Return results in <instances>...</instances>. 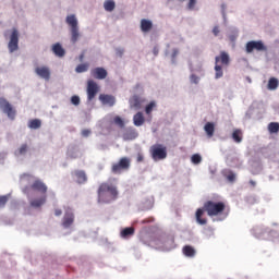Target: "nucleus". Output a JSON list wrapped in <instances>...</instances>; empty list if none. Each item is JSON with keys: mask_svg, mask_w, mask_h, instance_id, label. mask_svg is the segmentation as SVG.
I'll return each instance as SVG.
<instances>
[{"mask_svg": "<svg viewBox=\"0 0 279 279\" xmlns=\"http://www.w3.org/2000/svg\"><path fill=\"white\" fill-rule=\"evenodd\" d=\"M250 184H251V186H253V187H254V186H256V181L251 180V181H250Z\"/></svg>", "mask_w": 279, "mask_h": 279, "instance_id": "09e8293b", "label": "nucleus"}, {"mask_svg": "<svg viewBox=\"0 0 279 279\" xmlns=\"http://www.w3.org/2000/svg\"><path fill=\"white\" fill-rule=\"evenodd\" d=\"M192 84H199V77L195 74H192L190 77Z\"/></svg>", "mask_w": 279, "mask_h": 279, "instance_id": "58836bf2", "label": "nucleus"}, {"mask_svg": "<svg viewBox=\"0 0 279 279\" xmlns=\"http://www.w3.org/2000/svg\"><path fill=\"white\" fill-rule=\"evenodd\" d=\"M268 88H269V90H276V88H278V78L271 77L268 81Z\"/></svg>", "mask_w": 279, "mask_h": 279, "instance_id": "7c9ffc66", "label": "nucleus"}, {"mask_svg": "<svg viewBox=\"0 0 279 279\" xmlns=\"http://www.w3.org/2000/svg\"><path fill=\"white\" fill-rule=\"evenodd\" d=\"M88 63L78 64L75 69L76 73H86L88 71Z\"/></svg>", "mask_w": 279, "mask_h": 279, "instance_id": "2f4dec72", "label": "nucleus"}, {"mask_svg": "<svg viewBox=\"0 0 279 279\" xmlns=\"http://www.w3.org/2000/svg\"><path fill=\"white\" fill-rule=\"evenodd\" d=\"M80 60H81V62H82V60H84V53H82V54L80 56Z\"/></svg>", "mask_w": 279, "mask_h": 279, "instance_id": "8fccbe9b", "label": "nucleus"}, {"mask_svg": "<svg viewBox=\"0 0 279 279\" xmlns=\"http://www.w3.org/2000/svg\"><path fill=\"white\" fill-rule=\"evenodd\" d=\"M196 3H197V0H190L187 4L189 10H193Z\"/></svg>", "mask_w": 279, "mask_h": 279, "instance_id": "79ce46f5", "label": "nucleus"}, {"mask_svg": "<svg viewBox=\"0 0 279 279\" xmlns=\"http://www.w3.org/2000/svg\"><path fill=\"white\" fill-rule=\"evenodd\" d=\"M122 54H123V52L121 51V52H120V56H122Z\"/></svg>", "mask_w": 279, "mask_h": 279, "instance_id": "3c124183", "label": "nucleus"}, {"mask_svg": "<svg viewBox=\"0 0 279 279\" xmlns=\"http://www.w3.org/2000/svg\"><path fill=\"white\" fill-rule=\"evenodd\" d=\"M204 213H207L208 217H221V215L226 213V203L214 201L205 202L203 208H198L195 214L196 223L199 226H206V223H208L206 218H202L204 217Z\"/></svg>", "mask_w": 279, "mask_h": 279, "instance_id": "f257e3e1", "label": "nucleus"}, {"mask_svg": "<svg viewBox=\"0 0 279 279\" xmlns=\"http://www.w3.org/2000/svg\"><path fill=\"white\" fill-rule=\"evenodd\" d=\"M65 23L70 27L71 43H77L80 40V22H77L75 14L68 15Z\"/></svg>", "mask_w": 279, "mask_h": 279, "instance_id": "20e7f679", "label": "nucleus"}, {"mask_svg": "<svg viewBox=\"0 0 279 279\" xmlns=\"http://www.w3.org/2000/svg\"><path fill=\"white\" fill-rule=\"evenodd\" d=\"M130 108H133L134 110H141L143 106V100L138 96H133L130 101Z\"/></svg>", "mask_w": 279, "mask_h": 279, "instance_id": "6ab92c4d", "label": "nucleus"}, {"mask_svg": "<svg viewBox=\"0 0 279 279\" xmlns=\"http://www.w3.org/2000/svg\"><path fill=\"white\" fill-rule=\"evenodd\" d=\"M133 123H134V125H136V128H141V125H143V123H145V117L143 116V112H137L133 117Z\"/></svg>", "mask_w": 279, "mask_h": 279, "instance_id": "412c9836", "label": "nucleus"}, {"mask_svg": "<svg viewBox=\"0 0 279 279\" xmlns=\"http://www.w3.org/2000/svg\"><path fill=\"white\" fill-rule=\"evenodd\" d=\"M153 27H154V23L150 20H146V19L141 20V31L144 34L151 32Z\"/></svg>", "mask_w": 279, "mask_h": 279, "instance_id": "f3484780", "label": "nucleus"}, {"mask_svg": "<svg viewBox=\"0 0 279 279\" xmlns=\"http://www.w3.org/2000/svg\"><path fill=\"white\" fill-rule=\"evenodd\" d=\"M155 219L154 217H148L144 220L141 221L142 225H145V223H154Z\"/></svg>", "mask_w": 279, "mask_h": 279, "instance_id": "a19ab883", "label": "nucleus"}, {"mask_svg": "<svg viewBox=\"0 0 279 279\" xmlns=\"http://www.w3.org/2000/svg\"><path fill=\"white\" fill-rule=\"evenodd\" d=\"M47 202V195L41 196L40 198H36L31 202V206L33 208H40Z\"/></svg>", "mask_w": 279, "mask_h": 279, "instance_id": "393cba45", "label": "nucleus"}, {"mask_svg": "<svg viewBox=\"0 0 279 279\" xmlns=\"http://www.w3.org/2000/svg\"><path fill=\"white\" fill-rule=\"evenodd\" d=\"M268 131L270 132V134H278L279 133V123L270 122L268 124Z\"/></svg>", "mask_w": 279, "mask_h": 279, "instance_id": "c756f323", "label": "nucleus"}, {"mask_svg": "<svg viewBox=\"0 0 279 279\" xmlns=\"http://www.w3.org/2000/svg\"><path fill=\"white\" fill-rule=\"evenodd\" d=\"M33 191H38L39 193H47V185L40 181V180H35L34 183L32 184Z\"/></svg>", "mask_w": 279, "mask_h": 279, "instance_id": "dca6fc26", "label": "nucleus"}, {"mask_svg": "<svg viewBox=\"0 0 279 279\" xmlns=\"http://www.w3.org/2000/svg\"><path fill=\"white\" fill-rule=\"evenodd\" d=\"M219 26H215L214 28H213V34H214V36H219Z\"/></svg>", "mask_w": 279, "mask_h": 279, "instance_id": "37998d69", "label": "nucleus"}, {"mask_svg": "<svg viewBox=\"0 0 279 279\" xmlns=\"http://www.w3.org/2000/svg\"><path fill=\"white\" fill-rule=\"evenodd\" d=\"M116 7H117V4L113 2V0H107L104 3V8H105L106 12H112Z\"/></svg>", "mask_w": 279, "mask_h": 279, "instance_id": "c85d7f7f", "label": "nucleus"}, {"mask_svg": "<svg viewBox=\"0 0 279 279\" xmlns=\"http://www.w3.org/2000/svg\"><path fill=\"white\" fill-rule=\"evenodd\" d=\"M132 165V160L128 157H122L119 162L113 163L111 167L112 173H121L122 171H128L130 166Z\"/></svg>", "mask_w": 279, "mask_h": 279, "instance_id": "423d86ee", "label": "nucleus"}, {"mask_svg": "<svg viewBox=\"0 0 279 279\" xmlns=\"http://www.w3.org/2000/svg\"><path fill=\"white\" fill-rule=\"evenodd\" d=\"M191 160H192L193 165H199V162H202V156L199 154H194L191 157Z\"/></svg>", "mask_w": 279, "mask_h": 279, "instance_id": "c9c22d12", "label": "nucleus"}, {"mask_svg": "<svg viewBox=\"0 0 279 279\" xmlns=\"http://www.w3.org/2000/svg\"><path fill=\"white\" fill-rule=\"evenodd\" d=\"M134 232H135L134 227H128L121 231V236L122 239H130V236H134Z\"/></svg>", "mask_w": 279, "mask_h": 279, "instance_id": "a878e982", "label": "nucleus"}, {"mask_svg": "<svg viewBox=\"0 0 279 279\" xmlns=\"http://www.w3.org/2000/svg\"><path fill=\"white\" fill-rule=\"evenodd\" d=\"M0 110H2V112H4L9 119L14 121V118L16 117V110H14L12 105L5 98H0Z\"/></svg>", "mask_w": 279, "mask_h": 279, "instance_id": "6e6552de", "label": "nucleus"}, {"mask_svg": "<svg viewBox=\"0 0 279 279\" xmlns=\"http://www.w3.org/2000/svg\"><path fill=\"white\" fill-rule=\"evenodd\" d=\"M89 135H90V130L85 129L82 131V136H89Z\"/></svg>", "mask_w": 279, "mask_h": 279, "instance_id": "a18cd8bd", "label": "nucleus"}, {"mask_svg": "<svg viewBox=\"0 0 279 279\" xmlns=\"http://www.w3.org/2000/svg\"><path fill=\"white\" fill-rule=\"evenodd\" d=\"M99 101L102 104V106L112 107V106H114V104H117V98H114V96H112V95L100 94Z\"/></svg>", "mask_w": 279, "mask_h": 279, "instance_id": "4468645a", "label": "nucleus"}, {"mask_svg": "<svg viewBox=\"0 0 279 279\" xmlns=\"http://www.w3.org/2000/svg\"><path fill=\"white\" fill-rule=\"evenodd\" d=\"M73 221H75V215L73 214L72 209H66L64 217H63V221H62V226L63 228H71V226H73Z\"/></svg>", "mask_w": 279, "mask_h": 279, "instance_id": "f8f14e48", "label": "nucleus"}, {"mask_svg": "<svg viewBox=\"0 0 279 279\" xmlns=\"http://www.w3.org/2000/svg\"><path fill=\"white\" fill-rule=\"evenodd\" d=\"M204 130L209 138H213V136H215V123L207 122L204 126Z\"/></svg>", "mask_w": 279, "mask_h": 279, "instance_id": "4be33fe9", "label": "nucleus"}, {"mask_svg": "<svg viewBox=\"0 0 279 279\" xmlns=\"http://www.w3.org/2000/svg\"><path fill=\"white\" fill-rule=\"evenodd\" d=\"M19 29L13 28L10 35V40L8 44V49L10 53H14V51H19Z\"/></svg>", "mask_w": 279, "mask_h": 279, "instance_id": "1a4fd4ad", "label": "nucleus"}, {"mask_svg": "<svg viewBox=\"0 0 279 279\" xmlns=\"http://www.w3.org/2000/svg\"><path fill=\"white\" fill-rule=\"evenodd\" d=\"M9 199H10V196L8 195L0 196V208H4Z\"/></svg>", "mask_w": 279, "mask_h": 279, "instance_id": "e433bc0d", "label": "nucleus"}, {"mask_svg": "<svg viewBox=\"0 0 279 279\" xmlns=\"http://www.w3.org/2000/svg\"><path fill=\"white\" fill-rule=\"evenodd\" d=\"M140 240L144 245H149V243H151V240H149L148 233H142Z\"/></svg>", "mask_w": 279, "mask_h": 279, "instance_id": "473e14b6", "label": "nucleus"}, {"mask_svg": "<svg viewBox=\"0 0 279 279\" xmlns=\"http://www.w3.org/2000/svg\"><path fill=\"white\" fill-rule=\"evenodd\" d=\"M56 217H60L62 215V209H54Z\"/></svg>", "mask_w": 279, "mask_h": 279, "instance_id": "de8ad7c7", "label": "nucleus"}, {"mask_svg": "<svg viewBox=\"0 0 279 279\" xmlns=\"http://www.w3.org/2000/svg\"><path fill=\"white\" fill-rule=\"evenodd\" d=\"M137 162H143V160H145V157L143 156V154H137V158H136Z\"/></svg>", "mask_w": 279, "mask_h": 279, "instance_id": "c03bdc74", "label": "nucleus"}, {"mask_svg": "<svg viewBox=\"0 0 279 279\" xmlns=\"http://www.w3.org/2000/svg\"><path fill=\"white\" fill-rule=\"evenodd\" d=\"M182 252L184 256H187V258H193L196 254L195 248L191 245L183 246Z\"/></svg>", "mask_w": 279, "mask_h": 279, "instance_id": "5701e85b", "label": "nucleus"}, {"mask_svg": "<svg viewBox=\"0 0 279 279\" xmlns=\"http://www.w3.org/2000/svg\"><path fill=\"white\" fill-rule=\"evenodd\" d=\"M154 108H156V102L151 101L149 102L146 108H145V112L146 114H151Z\"/></svg>", "mask_w": 279, "mask_h": 279, "instance_id": "f704fd0d", "label": "nucleus"}, {"mask_svg": "<svg viewBox=\"0 0 279 279\" xmlns=\"http://www.w3.org/2000/svg\"><path fill=\"white\" fill-rule=\"evenodd\" d=\"M149 151L155 162H158V160H165V158H167V146L162 144L153 145Z\"/></svg>", "mask_w": 279, "mask_h": 279, "instance_id": "39448f33", "label": "nucleus"}, {"mask_svg": "<svg viewBox=\"0 0 279 279\" xmlns=\"http://www.w3.org/2000/svg\"><path fill=\"white\" fill-rule=\"evenodd\" d=\"M230 66V54L226 51H221L220 56L215 58V77L216 80H220L223 77V69Z\"/></svg>", "mask_w": 279, "mask_h": 279, "instance_id": "7ed1b4c3", "label": "nucleus"}, {"mask_svg": "<svg viewBox=\"0 0 279 279\" xmlns=\"http://www.w3.org/2000/svg\"><path fill=\"white\" fill-rule=\"evenodd\" d=\"M227 180L229 182H234V180H236V175L234 174V172H230L228 175H227Z\"/></svg>", "mask_w": 279, "mask_h": 279, "instance_id": "ea45409f", "label": "nucleus"}, {"mask_svg": "<svg viewBox=\"0 0 279 279\" xmlns=\"http://www.w3.org/2000/svg\"><path fill=\"white\" fill-rule=\"evenodd\" d=\"M52 53H54L57 58H64L66 51L64 50V48H62V45H60V43H57L52 45Z\"/></svg>", "mask_w": 279, "mask_h": 279, "instance_id": "a211bd4d", "label": "nucleus"}, {"mask_svg": "<svg viewBox=\"0 0 279 279\" xmlns=\"http://www.w3.org/2000/svg\"><path fill=\"white\" fill-rule=\"evenodd\" d=\"M71 104H73V106H80V96H72Z\"/></svg>", "mask_w": 279, "mask_h": 279, "instance_id": "4c0bfd02", "label": "nucleus"}, {"mask_svg": "<svg viewBox=\"0 0 279 279\" xmlns=\"http://www.w3.org/2000/svg\"><path fill=\"white\" fill-rule=\"evenodd\" d=\"M74 175L78 184H86V182H88V178L86 177V172L84 170H75Z\"/></svg>", "mask_w": 279, "mask_h": 279, "instance_id": "aec40b11", "label": "nucleus"}, {"mask_svg": "<svg viewBox=\"0 0 279 279\" xmlns=\"http://www.w3.org/2000/svg\"><path fill=\"white\" fill-rule=\"evenodd\" d=\"M86 93H87V101H93V99L97 97V93H99V85L97 84V82L93 80L87 81Z\"/></svg>", "mask_w": 279, "mask_h": 279, "instance_id": "9d476101", "label": "nucleus"}, {"mask_svg": "<svg viewBox=\"0 0 279 279\" xmlns=\"http://www.w3.org/2000/svg\"><path fill=\"white\" fill-rule=\"evenodd\" d=\"M40 125H43V122L38 119H33L28 122V128L31 130H38L40 129Z\"/></svg>", "mask_w": 279, "mask_h": 279, "instance_id": "cd10ccee", "label": "nucleus"}, {"mask_svg": "<svg viewBox=\"0 0 279 279\" xmlns=\"http://www.w3.org/2000/svg\"><path fill=\"white\" fill-rule=\"evenodd\" d=\"M113 122L116 123V125H118L119 128H125V122L123 121V119H121V117L117 116L113 118Z\"/></svg>", "mask_w": 279, "mask_h": 279, "instance_id": "72a5a7b5", "label": "nucleus"}, {"mask_svg": "<svg viewBox=\"0 0 279 279\" xmlns=\"http://www.w3.org/2000/svg\"><path fill=\"white\" fill-rule=\"evenodd\" d=\"M35 73L38 75V77H41V80H46V82L51 80V70H49V68L46 65L37 66L35 69Z\"/></svg>", "mask_w": 279, "mask_h": 279, "instance_id": "9b49d317", "label": "nucleus"}, {"mask_svg": "<svg viewBox=\"0 0 279 279\" xmlns=\"http://www.w3.org/2000/svg\"><path fill=\"white\" fill-rule=\"evenodd\" d=\"M90 75L95 80H106L108 77V71L104 68H95L92 69Z\"/></svg>", "mask_w": 279, "mask_h": 279, "instance_id": "ddd939ff", "label": "nucleus"}, {"mask_svg": "<svg viewBox=\"0 0 279 279\" xmlns=\"http://www.w3.org/2000/svg\"><path fill=\"white\" fill-rule=\"evenodd\" d=\"M98 204H110L119 197L117 185L108 182H102L97 191Z\"/></svg>", "mask_w": 279, "mask_h": 279, "instance_id": "f03ea898", "label": "nucleus"}, {"mask_svg": "<svg viewBox=\"0 0 279 279\" xmlns=\"http://www.w3.org/2000/svg\"><path fill=\"white\" fill-rule=\"evenodd\" d=\"M27 151H29V145L22 144L15 151V156H27Z\"/></svg>", "mask_w": 279, "mask_h": 279, "instance_id": "b1692460", "label": "nucleus"}, {"mask_svg": "<svg viewBox=\"0 0 279 279\" xmlns=\"http://www.w3.org/2000/svg\"><path fill=\"white\" fill-rule=\"evenodd\" d=\"M178 53H180V51L178 49H173L172 51V58L175 59Z\"/></svg>", "mask_w": 279, "mask_h": 279, "instance_id": "49530a36", "label": "nucleus"}, {"mask_svg": "<svg viewBox=\"0 0 279 279\" xmlns=\"http://www.w3.org/2000/svg\"><path fill=\"white\" fill-rule=\"evenodd\" d=\"M245 51L246 53H253L254 51H267V46H265L263 40H251L246 43Z\"/></svg>", "mask_w": 279, "mask_h": 279, "instance_id": "0eeeda50", "label": "nucleus"}, {"mask_svg": "<svg viewBox=\"0 0 279 279\" xmlns=\"http://www.w3.org/2000/svg\"><path fill=\"white\" fill-rule=\"evenodd\" d=\"M232 140L234 143H241L243 141V132L240 129H235L232 133Z\"/></svg>", "mask_w": 279, "mask_h": 279, "instance_id": "bb28decb", "label": "nucleus"}, {"mask_svg": "<svg viewBox=\"0 0 279 279\" xmlns=\"http://www.w3.org/2000/svg\"><path fill=\"white\" fill-rule=\"evenodd\" d=\"M122 137L124 141H134L135 138H138V132H136V129L133 126H129L124 130Z\"/></svg>", "mask_w": 279, "mask_h": 279, "instance_id": "2eb2a0df", "label": "nucleus"}]
</instances>
